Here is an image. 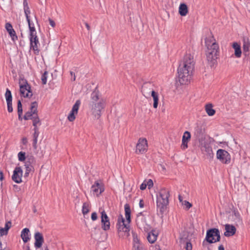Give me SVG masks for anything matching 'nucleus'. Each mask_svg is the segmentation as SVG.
<instances>
[{
  "mask_svg": "<svg viewBox=\"0 0 250 250\" xmlns=\"http://www.w3.org/2000/svg\"><path fill=\"white\" fill-rule=\"evenodd\" d=\"M5 96L7 103L12 102V96L10 90L8 89H6Z\"/></svg>",
  "mask_w": 250,
  "mask_h": 250,
  "instance_id": "obj_35",
  "label": "nucleus"
},
{
  "mask_svg": "<svg viewBox=\"0 0 250 250\" xmlns=\"http://www.w3.org/2000/svg\"><path fill=\"white\" fill-rule=\"evenodd\" d=\"M49 21L50 25L52 27H54L55 26V22L52 19H49Z\"/></svg>",
  "mask_w": 250,
  "mask_h": 250,
  "instance_id": "obj_54",
  "label": "nucleus"
},
{
  "mask_svg": "<svg viewBox=\"0 0 250 250\" xmlns=\"http://www.w3.org/2000/svg\"><path fill=\"white\" fill-rule=\"evenodd\" d=\"M34 128V132H39V128L37 126V125H33Z\"/></svg>",
  "mask_w": 250,
  "mask_h": 250,
  "instance_id": "obj_57",
  "label": "nucleus"
},
{
  "mask_svg": "<svg viewBox=\"0 0 250 250\" xmlns=\"http://www.w3.org/2000/svg\"><path fill=\"white\" fill-rule=\"evenodd\" d=\"M29 28L30 30V36H33L35 35H37V33L35 28V27L34 26V25L32 24L30 21H29V22H28Z\"/></svg>",
  "mask_w": 250,
  "mask_h": 250,
  "instance_id": "obj_34",
  "label": "nucleus"
},
{
  "mask_svg": "<svg viewBox=\"0 0 250 250\" xmlns=\"http://www.w3.org/2000/svg\"><path fill=\"white\" fill-rule=\"evenodd\" d=\"M11 223L10 222H8L5 223V227H4L5 234L7 233V231L11 228Z\"/></svg>",
  "mask_w": 250,
  "mask_h": 250,
  "instance_id": "obj_44",
  "label": "nucleus"
},
{
  "mask_svg": "<svg viewBox=\"0 0 250 250\" xmlns=\"http://www.w3.org/2000/svg\"><path fill=\"white\" fill-rule=\"evenodd\" d=\"M151 95L154 101L153 105V107L154 108H157L158 107L159 101L158 94L154 90H152Z\"/></svg>",
  "mask_w": 250,
  "mask_h": 250,
  "instance_id": "obj_31",
  "label": "nucleus"
},
{
  "mask_svg": "<svg viewBox=\"0 0 250 250\" xmlns=\"http://www.w3.org/2000/svg\"><path fill=\"white\" fill-rule=\"evenodd\" d=\"M18 112H22V108L21 103L20 100H19L18 102Z\"/></svg>",
  "mask_w": 250,
  "mask_h": 250,
  "instance_id": "obj_48",
  "label": "nucleus"
},
{
  "mask_svg": "<svg viewBox=\"0 0 250 250\" xmlns=\"http://www.w3.org/2000/svg\"><path fill=\"white\" fill-rule=\"evenodd\" d=\"M125 216L126 219V222L129 224L131 221L130 219V214H131V210L130 208V206L128 204H126L125 205Z\"/></svg>",
  "mask_w": 250,
  "mask_h": 250,
  "instance_id": "obj_27",
  "label": "nucleus"
},
{
  "mask_svg": "<svg viewBox=\"0 0 250 250\" xmlns=\"http://www.w3.org/2000/svg\"><path fill=\"white\" fill-rule=\"evenodd\" d=\"M18 158L19 161H23L25 159V153L21 151L18 153Z\"/></svg>",
  "mask_w": 250,
  "mask_h": 250,
  "instance_id": "obj_43",
  "label": "nucleus"
},
{
  "mask_svg": "<svg viewBox=\"0 0 250 250\" xmlns=\"http://www.w3.org/2000/svg\"><path fill=\"white\" fill-rule=\"evenodd\" d=\"M250 42L248 39L247 40H244L243 45V50L244 52V54L245 56H247L249 54V52L250 51Z\"/></svg>",
  "mask_w": 250,
  "mask_h": 250,
  "instance_id": "obj_28",
  "label": "nucleus"
},
{
  "mask_svg": "<svg viewBox=\"0 0 250 250\" xmlns=\"http://www.w3.org/2000/svg\"><path fill=\"white\" fill-rule=\"evenodd\" d=\"M30 49L34 50L35 54L39 52V45H40L37 35L30 36Z\"/></svg>",
  "mask_w": 250,
  "mask_h": 250,
  "instance_id": "obj_14",
  "label": "nucleus"
},
{
  "mask_svg": "<svg viewBox=\"0 0 250 250\" xmlns=\"http://www.w3.org/2000/svg\"><path fill=\"white\" fill-rule=\"evenodd\" d=\"M142 213H140L137 216V221H138L140 219V217L142 215Z\"/></svg>",
  "mask_w": 250,
  "mask_h": 250,
  "instance_id": "obj_62",
  "label": "nucleus"
},
{
  "mask_svg": "<svg viewBox=\"0 0 250 250\" xmlns=\"http://www.w3.org/2000/svg\"><path fill=\"white\" fill-rule=\"evenodd\" d=\"M7 104L8 111L10 113L13 112L12 102L7 103Z\"/></svg>",
  "mask_w": 250,
  "mask_h": 250,
  "instance_id": "obj_47",
  "label": "nucleus"
},
{
  "mask_svg": "<svg viewBox=\"0 0 250 250\" xmlns=\"http://www.w3.org/2000/svg\"><path fill=\"white\" fill-rule=\"evenodd\" d=\"M233 216L234 218V220L236 222H240L241 221V215L237 210V209H234L232 211Z\"/></svg>",
  "mask_w": 250,
  "mask_h": 250,
  "instance_id": "obj_32",
  "label": "nucleus"
},
{
  "mask_svg": "<svg viewBox=\"0 0 250 250\" xmlns=\"http://www.w3.org/2000/svg\"><path fill=\"white\" fill-rule=\"evenodd\" d=\"M214 43H217L213 36L211 34L208 37L205 39V44L207 47L212 45Z\"/></svg>",
  "mask_w": 250,
  "mask_h": 250,
  "instance_id": "obj_29",
  "label": "nucleus"
},
{
  "mask_svg": "<svg viewBox=\"0 0 250 250\" xmlns=\"http://www.w3.org/2000/svg\"><path fill=\"white\" fill-rule=\"evenodd\" d=\"M218 250H224V248L222 245H221L219 246Z\"/></svg>",
  "mask_w": 250,
  "mask_h": 250,
  "instance_id": "obj_61",
  "label": "nucleus"
},
{
  "mask_svg": "<svg viewBox=\"0 0 250 250\" xmlns=\"http://www.w3.org/2000/svg\"><path fill=\"white\" fill-rule=\"evenodd\" d=\"M47 74H48V72L47 71H45L42 76L41 80H42V83L43 84H45L46 83Z\"/></svg>",
  "mask_w": 250,
  "mask_h": 250,
  "instance_id": "obj_41",
  "label": "nucleus"
},
{
  "mask_svg": "<svg viewBox=\"0 0 250 250\" xmlns=\"http://www.w3.org/2000/svg\"><path fill=\"white\" fill-rule=\"evenodd\" d=\"M5 28L10 36L12 40L15 42L18 40V37L16 35L15 30L13 29V27L10 23H6L5 24Z\"/></svg>",
  "mask_w": 250,
  "mask_h": 250,
  "instance_id": "obj_19",
  "label": "nucleus"
},
{
  "mask_svg": "<svg viewBox=\"0 0 250 250\" xmlns=\"http://www.w3.org/2000/svg\"><path fill=\"white\" fill-rule=\"evenodd\" d=\"M23 5H24V9L25 8L29 7L28 6V3L26 0H24L23 1Z\"/></svg>",
  "mask_w": 250,
  "mask_h": 250,
  "instance_id": "obj_59",
  "label": "nucleus"
},
{
  "mask_svg": "<svg viewBox=\"0 0 250 250\" xmlns=\"http://www.w3.org/2000/svg\"><path fill=\"white\" fill-rule=\"evenodd\" d=\"M146 181H145L140 186V188L141 190H144L146 188Z\"/></svg>",
  "mask_w": 250,
  "mask_h": 250,
  "instance_id": "obj_51",
  "label": "nucleus"
},
{
  "mask_svg": "<svg viewBox=\"0 0 250 250\" xmlns=\"http://www.w3.org/2000/svg\"><path fill=\"white\" fill-rule=\"evenodd\" d=\"M21 142H22V143L23 145H26L27 143H28V141H27V139L26 137H23L22 138V140H21Z\"/></svg>",
  "mask_w": 250,
  "mask_h": 250,
  "instance_id": "obj_53",
  "label": "nucleus"
},
{
  "mask_svg": "<svg viewBox=\"0 0 250 250\" xmlns=\"http://www.w3.org/2000/svg\"><path fill=\"white\" fill-rule=\"evenodd\" d=\"M81 103V101L80 100H78L76 101L75 104L73 105L72 108L67 117V119L69 121L73 122L75 120L76 118V115L78 114V110L79 109Z\"/></svg>",
  "mask_w": 250,
  "mask_h": 250,
  "instance_id": "obj_13",
  "label": "nucleus"
},
{
  "mask_svg": "<svg viewBox=\"0 0 250 250\" xmlns=\"http://www.w3.org/2000/svg\"><path fill=\"white\" fill-rule=\"evenodd\" d=\"M30 119L33 121V125H37L38 124H39L40 125L41 124L38 115L33 116Z\"/></svg>",
  "mask_w": 250,
  "mask_h": 250,
  "instance_id": "obj_38",
  "label": "nucleus"
},
{
  "mask_svg": "<svg viewBox=\"0 0 250 250\" xmlns=\"http://www.w3.org/2000/svg\"><path fill=\"white\" fill-rule=\"evenodd\" d=\"M22 174V170L21 167H16L13 172L12 176V179L17 183L21 182V176Z\"/></svg>",
  "mask_w": 250,
  "mask_h": 250,
  "instance_id": "obj_16",
  "label": "nucleus"
},
{
  "mask_svg": "<svg viewBox=\"0 0 250 250\" xmlns=\"http://www.w3.org/2000/svg\"><path fill=\"white\" fill-rule=\"evenodd\" d=\"M205 110L208 115L209 116H213L215 113V110L213 109V105L211 104H206L205 106Z\"/></svg>",
  "mask_w": 250,
  "mask_h": 250,
  "instance_id": "obj_30",
  "label": "nucleus"
},
{
  "mask_svg": "<svg viewBox=\"0 0 250 250\" xmlns=\"http://www.w3.org/2000/svg\"><path fill=\"white\" fill-rule=\"evenodd\" d=\"M40 132H34L32 135L33 136V146L34 149H37V142H38V138L39 137Z\"/></svg>",
  "mask_w": 250,
  "mask_h": 250,
  "instance_id": "obj_33",
  "label": "nucleus"
},
{
  "mask_svg": "<svg viewBox=\"0 0 250 250\" xmlns=\"http://www.w3.org/2000/svg\"><path fill=\"white\" fill-rule=\"evenodd\" d=\"M192 248L191 243L189 242H186L185 246L186 250H192Z\"/></svg>",
  "mask_w": 250,
  "mask_h": 250,
  "instance_id": "obj_46",
  "label": "nucleus"
},
{
  "mask_svg": "<svg viewBox=\"0 0 250 250\" xmlns=\"http://www.w3.org/2000/svg\"><path fill=\"white\" fill-rule=\"evenodd\" d=\"M35 163V158L33 156H30L28 158V160L25 162V172L24 173V177H28L29 173L33 171L34 167L32 164H34Z\"/></svg>",
  "mask_w": 250,
  "mask_h": 250,
  "instance_id": "obj_15",
  "label": "nucleus"
},
{
  "mask_svg": "<svg viewBox=\"0 0 250 250\" xmlns=\"http://www.w3.org/2000/svg\"><path fill=\"white\" fill-rule=\"evenodd\" d=\"M178 198H179L180 202H182L183 199H182V197L181 195H179Z\"/></svg>",
  "mask_w": 250,
  "mask_h": 250,
  "instance_id": "obj_64",
  "label": "nucleus"
},
{
  "mask_svg": "<svg viewBox=\"0 0 250 250\" xmlns=\"http://www.w3.org/2000/svg\"><path fill=\"white\" fill-rule=\"evenodd\" d=\"M169 192L165 188L161 189L157 194V207L161 214L164 212L169 203Z\"/></svg>",
  "mask_w": 250,
  "mask_h": 250,
  "instance_id": "obj_3",
  "label": "nucleus"
},
{
  "mask_svg": "<svg viewBox=\"0 0 250 250\" xmlns=\"http://www.w3.org/2000/svg\"><path fill=\"white\" fill-rule=\"evenodd\" d=\"M184 205L186 207V208L188 209L192 207L191 204L187 201H184Z\"/></svg>",
  "mask_w": 250,
  "mask_h": 250,
  "instance_id": "obj_50",
  "label": "nucleus"
},
{
  "mask_svg": "<svg viewBox=\"0 0 250 250\" xmlns=\"http://www.w3.org/2000/svg\"><path fill=\"white\" fill-rule=\"evenodd\" d=\"M37 108V102H34L32 103L30 108V110L25 113L23 119L25 120H28L31 119L33 116L38 115Z\"/></svg>",
  "mask_w": 250,
  "mask_h": 250,
  "instance_id": "obj_11",
  "label": "nucleus"
},
{
  "mask_svg": "<svg viewBox=\"0 0 250 250\" xmlns=\"http://www.w3.org/2000/svg\"><path fill=\"white\" fill-rule=\"evenodd\" d=\"M216 157L222 163L228 164L230 162V155L224 149H218L217 151Z\"/></svg>",
  "mask_w": 250,
  "mask_h": 250,
  "instance_id": "obj_10",
  "label": "nucleus"
},
{
  "mask_svg": "<svg viewBox=\"0 0 250 250\" xmlns=\"http://www.w3.org/2000/svg\"><path fill=\"white\" fill-rule=\"evenodd\" d=\"M3 179V174L1 170H0V181H2Z\"/></svg>",
  "mask_w": 250,
  "mask_h": 250,
  "instance_id": "obj_58",
  "label": "nucleus"
},
{
  "mask_svg": "<svg viewBox=\"0 0 250 250\" xmlns=\"http://www.w3.org/2000/svg\"><path fill=\"white\" fill-rule=\"evenodd\" d=\"M91 190L94 194L99 196L104 190V185L100 180L96 181L91 186Z\"/></svg>",
  "mask_w": 250,
  "mask_h": 250,
  "instance_id": "obj_12",
  "label": "nucleus"
},
{
  "mask_svg": "<svg viewBox=\"0 0 250 250\" xmlns=\"http://www.w3.org/2000/svg\"><path fill=\"white\" fill-rule=\"evenodd\" d=\"M188 7L185 3H181L179 7V13L181 16H185L188 13Z\"/></svg>",
  "mask_w": 250,
  "mask_h": 250,
  "instance_id": "obj_24",
  "label": "nucleus"
},
{
  "mask_svg": "<svg viewBox=\"0 0 250 250\" xmlns=\"http://www.w3.org/2000/svg\"><path fill=\"white\" fill-rule=\"evenodd\" d=\"M117 226L118 235L120 237L124 238L127 237L129 235V224L128 223H125V219L122 215H120L118 218Z\"/></svg>",
  "mask_w": 250,
  "mask_h": 250,
  "instance_id": "obj_6",
  "label": "nucleus"
},
{
  "mask_svg": "<svg viewBox=\"0 0 250 250\" xmlns=\"http://www.w3.org/2000/svg\"><path fill=\"white\" fill-rule=\"evenodd\" d=\"M146 183L149 189L152 188L153 185V183L151 179H149Z\"/></svg>",
  "mask_w": 250,
  "mask_h": 250,
  "instance_id": "obj_49",
  "label": "nucleus"
},
{
  "mask_svg": "<svg viewBox=\"0 0 250 250\" xmlns=\"http://www.w3.org/2000/svg\"><path fill=\"white\" fill-rule=\"evenodd\" d=\"M102 228L104 230H107L110 229V222H101Z\"/></svg>",
  "mask_w": 250,
  "mask_h": 250,
  "instance_id": "obj_39",
  "label": "nucleus"
},
{
  "mask_svg": "<svg viewBox=\"0 0 250 250\" xmlns=\"http://www.w3.org/2000/svg\"><path fill=\"white\" fill-rule=\"evenodd\" d=\"M34 237L35 239V247L36 248H40L44 242L42 234L39 232H37L35 234Z\"/></svg>",
  "mask_w": 250,
  "mask_h": 250,
  "instance_id": "obj_18",
  "label": "nucleus"
},
{
  "mask_svg": "<svg viewBox=\"0 0 250 250\" xmlns=\"http://www.w3.org/2000/svg\"><path fill=\"white\" fill-rule=\"evenodd\" d=\"M201 149L202 151L205 152L210 157L213 155V152L211 147L208 143L202 144Z\"/></svg>",
  "mask_w": 250,
  "mask_h": 250,
  "instance_id": "obj_23",
  "label": "nucleus"
},
{
  "mask_svg": "<svg viewBox=\"0 0 250 250\" xmlns=\"http://www.w3.org/2000/svg\"><path fill=\"white\" fill-rule=\"evenodd\" d=\"M194 58L190 54L185 55L178 68V80L181 84H188L194 69Z\"/></svg>",
  "mask_w": 250,
  "mask_h": 250,
  "instance_id": "obj_1",
  "label": "nucleus"
},
{
  "mask_svg": "<svg viewBox=\"0 0 250 250\" xmlns=\"http://www.w3.org/2000/svg\"><path fill=\"white\" fill-rule=\"evenodd\" d=\"M24 13L26 18V20L28 22H29V21H30V17L29 16V14L30 13V11L29 10V8H25L24 9Z\"/></svg>",
  "mask_w": 250,
  "mask_h": 250,
  "instance_id": "obj_42",
  "label": "nucleus"
},
{
  "mask_svg": "<svg viewBox=\"0 0 250 250\" xmlns=\"http://www.w3.org/2000/svg\"><path fill=\"white\" fill-rule=\"evenodd\" d=\"M97 219V213L94 212H93L91 214V219L93 221H95Z\"/></svg>",
  "mask_w": 250,
  "mask_h": 250,
  "instance_id": "obj_52",
  "label": "nucleus"
},
{
  "mask_svg": "<svg viewBox=\"0 0 250 250\" xmlns=\"http://www.w3.org/2000/svg\"><path fill=\"white\" fill-rule=\"evenodd\" d=\"M148 144L147 140L145 138H140L136 145L135 153L137 154H143L147 152Z\"/></svg>",
  "mask_w": 250,
  "mask_h": 250,
  "instance_id": "obj_9",
  "label": "nucleus"
},
{
  "mask_svg": "<svg viewBox=\"0 0 250 250\" xmlns=\"http://www.w3.org/2000/svg\"><path fill=\"white\" fill-rule=\"evenodd\" d=\"M158 235V232L155 229H152L147 233V239L148 241L151 243H154L157 240Z\"/></svg>",
  "mask_w": 250,
  "mask_h": 250,
  "instance_id": "obj_21",
  "label": "nucleus"
},
{
  "mask_svg": "<svg viewBox=\"0 0 250 250\" xmlns=\"http://www.w3.org/2000/svg\"><path fill=\"white\" fill-rule=\"evenodd\" d=\"M206 239L209 243L219 241L220 235L218 229L213 228L208 230L207 232Z\"/></svg>",
  "mask_w": 250,
  "mask_h": 250,
  "instance_id": "obj_8",
  "label": "nucleus"
},
{
  "mask_svg": "<svg viewBox=\"0 0 250 250\" xmlns=\"http://www.w3.org/2000/svg\"><path fill=\"white\" fill-rule=\"evenodd\" d=\"M139 206L140 208H143L144 207V202L143 200H140Z\"/></svg>",
  "mask_w": 250,
  "mask_h": 250,
  "instance_id": "obj_56",
  "label": "nucleus"
},
{
  "mask_svg": "<svg viewBox=\"0 0 250 250\" xmlns=\"http://www.w3.org/2000/svg\"><path fill=\"white\" fill-rule=\"evenodd\" d=\"M133 246L141 244L136 234L133 233Z\"/></svg>",
  "mask_w": 250,
  "mask_h": 250,
  "instance_id": "obj_40",
  "label": "nucleus"
},
{
  "mask_svg": "<svg viewBox=\"0 0 250 250\" xmlns=\"http://www.w3.org/2000/svg\"><path fill=\"white\" fill-rule=\"evenodd\" d=\"M18 113L19 119L20 120H22V118H21V115L22 114V112H18Z\"/></svg>",
  "mask_w": 250,
  "mask_h": 250,
  "instance_id": "obj_60",
  "label": "nucleus"
},
{
  "mask_svg": "<svg viewBox=\"0 0 250 250\" xmlns=\"http://www.w3.org/2000/svg\"><path fill=\"white\" fill-rule=\"evenodd\" d=\"M206 57L208 61L213 65L217 59L219 53V47L217 43H214L211 46L207 47Z\"/></svg>",
  "mask_w": 250,
  "mask_h": 250,
  "instance_id": "obj_4",
  "label": "nucleus"
},
{
  "mask_svg": "<svg viewBox=\"0 0 250 250\" xmlns=\"http://www.w3.org/2000/svg\"><path fill=\"white\" fill-rule=\"evenodd\" d=\"M89 205L87 203H84L82 208V212L83 215L87 214L89 211Z\"/></svg>",
  "mask_w": 250,
  "mask_h": 250,
  "instance_id": "obj_36",
  "label": "nucleus"
},
{
  "mask_svg": "<svg viewBox=\"0 0 250 250\" xmlns=\"http://www.w3.org/2000/svg\"><path fill=\"white\" fill-rule=\"evenodd\" d=\"M133 250H143V247L141 244L133 246Z\"/></svg>",
  "mask_w": 250,
  "mask_h": 250,
  "instance_id": "obj_45",
  "label": "nucleus"
},
{
  "mask_svg": "<svg viewBox=\"0 0 250 250\" xmlns=\"http://www.w3.org/2000/svg\"><path fill=\"white\" fill-rule=\"evenodd\" d=\"M70 75H71V80L74 81H75V79H76V76H75V73H73L72 71H70Z\"/></svg>",
  "mask_w": 250,
  "mask_h": 250,
  "instance_id": "obj_55",
  "label": "nucleus"
},
{
  "mask_svg": "<svg viewBox=\"0 0 250 250\" xmlns=\"http://www.w3.org/2000/svg\"><path fill=\"white\" fill-rule=\"evenodd\" d=\"M105 105V100L100 96L98 91L94 90L91 94L89 107L95 118L98 119L100 118L101 111L104 108Z\"/></svg>",
  "mask_w": 250,
  "mask_h": 250,
  "instance_id": "obj_2",
  "label": "nucleus"
},
{
  "mask_svg": "<svg viewBox=\"0 0 250 250\" xmlns=\"http://www.w3.org/2000/svg\"><path fill=\"white\" fill-rule=\"evenodd\" d=\"M29 229L28 228H24L21 232V238L24 243L27 242L29 240Z\"/></svg>",
  "mask_w": 250,
  "mask_h": 250,
  "instance_id": "obj_25",
  "label": "nucleus"
},
{
  "mask_svg": "<svg viewBox=\"0 0 250 250\" xmlns=\"http://www.w3.org/2000/svg\"><path fill=\"white\" fill-rule=\"evenodd\" d=\"M85 26L87 28V29L89 30L90 29V27L89 25L87 23H85Z\"/></svg>",
  "mask_w": 250,
  "mask_h": 250,
  "instance_id": "obj_63",
  "label": "nucleus"
},
{
  "mask_svg": "<svg viewBox=\"0 0 250 250\" xmlns=\"http://www.w3.org/2000/svg\"><path fill=\"white\" fill-rule=\"evenodd\" d=\"M19 85L21 95L26 98H31L32 96L33 93L31 86L28 83L26 80L24 78L20 79Z\"/></svg>",
  "mask_w": 250,
  "mask_h": 250,
  "instance_id": "obj_7",
  "label": "nucleus"
},
{
  "mask_svg": "<svg viewBox=\"0 0 250 250\" xmlns=\"http://www.w3.org/2000/svg\"><path fill=\"white\" fill-rule=\"evenodd\" d=\"M109 222V220L105 212L103 210L101 212V222Z\"/></svg>",
  "mask_w": 250,
  "mask_h": 250,
  "instance_id": "obj_37",
  "label": "nucleus"
},
{
  "mask_svg": "<svg viewBox=\"0 0 250 250\" xmlns=\"http://www.w3.org/2000/svg\"><path fill=\"white\" fill-rule=\"evenodd\" d=\"M117 226L118 235L120 237L124 238L127 237L129 235V224L128 223H125V219L122 215H120L118 218Z\"/></svg>",
  "mask_w": 250,
  "mask_h": 250,
  "instance_id": "obj_5",
  "label": "nucleus"
},
{
  "mask_svg": "<svg viewBox=\"0 0 250 250\" xmlns=\"http://www.w3.org/2000/svg\"><path fill=\"white\" fill-rule=\"evenodd\" d=\"M225 230L226 231L224 233L225 236L229 237L233 235L235 233L236 229L233 225L226 224L225 225Z\"/></svg>",
  "mask_w": 250,
  "mask_h": 250,
  "instance_id": "obj_20",
  "label": "nucleus"
},
{
  "mask_svg": "<svg viewBox=\"0 0 250 250\" xmlns=\"http://www.w3.org/2000/svg\"><path fill=\"white\" fill-rule=\"evenodd\" d=\"M232 47L235 50L234 55L236 57L240 58L242 54L240 45L237 42H233L232 44Z\"/></svg>",
  "mask_w": 250,
  "mask_h": 250,
  "instance_id": "obj_26",
  "label": "nucleus"
},
{
  "mask_svg": "<svg viewBox=\"0 0 250 250\" xmlns=\"http://www.w3.org/2000/svg\"><path fill=\"white\" fill-rule=\"evenodd\" d=\"M191 137L190 133L189 131H186L184 133L182 137V143L181 145V148L182 149H186L188 147V142L189 141Z\"/></svg>",
  "mask_w": 250,
  "mask_h": 250,
  "instance_id": "obj_17",
  "label": "nucleus"
},
{
  "mask_svg": "<svg viewBox=\"0 0 250 250\" xmlns=\"http://www.w3.org/2000/svg\"><path fill=\"white\" fill-rule=\"evenodd\" d=\"M151 86L152 85L150 83H146L142 86V91L145 97H146L150 94H151V91L153 90L151 88Z\"/></svg>",
  "mask_w": 250,
  "mask_h": 250,
  "instance_id": "obj_22",
  "label": "nucleus"
}]
</instances>
